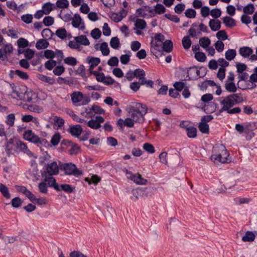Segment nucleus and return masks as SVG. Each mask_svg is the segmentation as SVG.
I'll use <instances>...</instances> for the list:
<instances>
[{"label": "nucleus", "mask_w": 257, "mask_h": 257, "mask_svg": "<svg viewBox=\"0 0 257 257\" xmlns=\"http://www.w3.org/2000/svg\"><path fill=\"white\" fill-rule=\"evenodd\" d=\"M243 101V97L240 93H233L225 97L221 101L222 106L219 112L226 111L229 114L238 113L241 109L238 107L231 108L234 105Z\"/></svg>", "instance_id": "1"}, {"label": "nucleus", "mask_w": 257, "mask_h": 257, "mask_svg": "<svg viewBox=\"0 0 257 257\" xmlns=\"http://www.w3.org/2000/svg\"><path fill=\"white\" fill-rule=\"evenodd\" d=\"M148 108L145 104L137 103L131 106L128 111L130 116L135 122L142 123L145 121V115L147 113Z\"/></svg>", "instance_id": "2"}, {"label": "nucleus", "mask_w": 257, "mask_h": 257, "mask_svg": "<svg viewBox=\"0 0 257 257\" xmlns=\"http://www.w3.org/2000/svg\"><path fill=\"white\" fill-rule=\"evenodd\" d=\"M11 96L13 98L30 102L35 96V94L30 89L28 90L27 87L22 86L14 89Z\"/></svg>", "instance_id": "3"}, {"label": "nucleus", "mask_w": 257, "mask_h": 257, "mask_svg": "<svg viewBox=\"0 0 257 257\" xmlns=\"http://www.w3.org/2000/svg\"><path fill=\"white\" fill-rule=\"evenodd\" d=\"M213 154L211 156V159L215 163H227L229 154L225 147L223 145H219L213 148Z\"/></svg>", "instance_id": "4"}, {"label": "nucleus", "mask_w": 257, "mask_h": 257, "mask_svg": "<svg viewBox=\"0 0 257 257\" xmlns=\"http://www.w3.org/2000/svg\"><path fill=\"white\" fill-rule=\"evenodd\" d=\"M23 137L26 140L34 144L40 148L46 146L49 144L46 139L39 137L30 130H28L24 132Z\"/></svg>", "instance_id": "5"}, {"label": "nucleus", "mask_w": 257, "mask_h": 257, "mask_svg": "<svg viewBox=\"0 0 257 257\" xmlns=\"http://www.w3.org/2000/svg\"><path fill=\"white\" fill-rule=\"evenodd\" d=\"M61 169H63L65 174L79 177L83 174L82 170L78 169L76 165L72 163L64 164Z\"/></svg>", "instance_id": "6"}, {"label": "nucleus", "mask_w": 257, "mask_h": 257, "mask_svg": "<svg viewBox=\"0 0 257 257\" xmlns=\"http://www.w3.org/2000/svg\"><path fill=\"white\" fill-rule=\"evenodd\" d=\"M45 173L48 174L49 176L56 175L59 173V166L55 161L48 163L45 166Z\"/></svg>", "instance_id": "7"}, {"label": "nucleus", "mask_w": 257, "mask_h": 257, "mask_svg": "<svg viewBox=\"0 0 257 257\" xmlns=\"http://www.w3.org/2000/svg\"><path fill=\"white\" fill-rule=\"evenodd\" d=\"M104 119L101 116H96L95 119H91L88 122L86 121V124L89 127L97 130L100 126V123L104 122Z\"/></svg>", "instance_id": "8"}, {"label": "nucleus", "mask_w": 257, "mask_h": 257, "mask_svg": "<svg viewBox=\"0 0 257 257\" xmlns=\"http://www.w3.org/2000/svg\"><path fill=\"white\" fill-rule=\"evenodd\" d=\"M86 62L90 65L89 70L90 73H92L93 69L100 63V60L96 57H88L86 58Z\"/></svg>", "instance_id": "9"}, {"label": "nucleus", "mask_w": 257, "mask_h": 257, "mask_svg": "<svg viewBox=\"0 0 257 257\" xmlns=\"http://www.w3.org/2000/svg\"><path fill=\"white\" fill-rule=\"evenodd\" d=\"M50 121L53 123L57 128H61L64 124L63 118L58 116H53L50 118Z\"/></svg>", "instance_id": "10"}, {"label": "nucleus", "mask_w": 257, "mask_h": 257, "mask_svg": "<svg viewBox=\"0 0 257 257\" xmlns=\"http://www.w3.org/2000/svg\"><path fill=\"white\" fill-rule=\"evenodd\" d=\"M44 181L48 187H53L55 190H59L58 184L52 176H45Z\"/></svg>", "instance_id": "11"}, {"label": "nucleus", "mask_w": 257, "mask_h": 257, "mask_svg": "<svg viewBox=\"0 0 257 257\" xmlns=\"http://www.w3.org/2000/svg\"><path fill=\"white\" fill-rule=\"evenodd\" d=\"M82 132V128L79 124L71 125L69 127V133L75 137L78 138L81 135Z\"/></svg>", "instance_id": "12"}, {"label": "nucleus", "mask_w": 257, "mask_h": 257, "mask_svg": "<svg viewBox=\"0 0 257 257\" xmlns=\"http://www.w3.org/2000/svg\"><path fill=\"white\" fill-rule=\"evenodd\" d=\"M134 73L135 77L139 79L140 84L141 85H144V83L146 82V81H145L146 73L144 70L142 69H137L134 71Z\"/></svg>", "instance_id": "13"}, {"label": "nucleus", "mask_w": 257, "mask_h": 257, "mask_svg": "<svg viewBox=\"0 0 257 257\" xmlns=\"http://www.w3.org/2000/svg\"><path fill=\"white\" fill-rule=\"evenodd\" d=\"M83 94L80 92H75L71 95L72 102L74 103H78V105L84 104L83 102L81 103L83 100Z\"/></svg>", "instance_id": "14"}, {"label": "nucleus", "mask_w": 257, "mask_h": 257, "mask_svg": "<svg viewBox=\"0 0 257 257\" xmlns=\"http://www.w3.org/2000/svg\"><path fill=\"white\" fill-rule=\"evenodd\" d=\"M59 190H56L57 191H63L66 193H71L74 191V188L71 185L67 184H63L58 185Z\"/></svg>", "instance_id": "15"}, {"label": "nucleus", "mask_w": 257, "mask_h": 257, "mask_svg": "<svg viewBox=\"0 0 257 257\" xmlns=\"http://www.w3.org/2000/svg\"><path fill=\"white\" fill-rule=\"evenodd\" d=\"M239 54L244 58L248 57L253 53V50L249 47L244 46L239 50Z\"/></svg>", "instance_id": "16"}, {"label": "nucleus", "mask_w": 257, "mask_h": 257, "mask_svg": "<svg viewBox=\"0 0 257 257\" xmlns=\"http://www.w3.org/2000/svg\"><path fill=\"white\" fill-rule=\"evenodd\" d=\"M45 15H49L51 12L55 9V6L54 4L50 2L45 3L42 7Z\"/></svg>", "instance_id": "17"}, {"label": "nucleus", "mask_w": 257, "mask_h": 257, "mask_svg": "<svg viewBox=\"0 0 257 257\" xmlns=\"http://www.w3.org/2000/svg\"><path fill=\"white\" fill-rule=\"evenodd\" d=\"M209 26L213 31H217L221 28V22L219 20H210Z\"/></svg>", "instance_id": "18"}, {"label": "nucleus", "mask_w": 257, "mask_h": 257, "mask_svg": "<svg viewBox=\"0 0 257 257\" xmlns=\"http://www.w3.org/2000/svg\"><path fill=\"white\" fill-rule=\"evenodd\" d=\"M16 146L20 150L26 153L27 155L31 154V152L28 149L26 144L21 141H17L16 142Z\"/></svg>", "instance_id": "19"}, {"label": "nucleus", "mask_w": 257, "mask_h": 257, "mask_svg": "<svg viewBox=\"0 0 257 257\" xmlns=\"http://www.w3.org/2000/svg\"><path fill=\"white\" fill-rule=\"evenodd\" d=\"M74 40L78 42L79 45L81 44L84 46H88L90 44L88 39L85 35H80L75 37Z\"/></svg>", "instance_id": "20"}, {"label": "nucleus", "mask_w": 257, "mask_h": 257, "mask_svg": "<svg viewBox=\"0 0 257 257\" xmlns=\"http://www.w3.org/2000/svg\"><path fill=\"white\" fill-rule=\"evenodd\" d=\"M72 25L73 27L78 28H79L82 23V19L80 15L77 14H75L72 19Z\"/></svg>", "instance_id": "21"}, {"label": "nucleus", "mask_w": 257, "mask_h": 257, "mask_svg": "<svg viewBox=\"0 0 257 257\" xmlns=\"http://www.w3.org/2000/svg\"><path fill=\"white\" fill-rule=\"evenodd\" d=\"M28 173L34 179L36 180L39 179V175L38 173V169L36 165L32 166L31 168L29 170Z\"/></svg>", "instance_id": "22"}, {"label": "nucleus", "mask_w": 257, "mask_h": 257, "mask_svg": "<svg viewBox=\"0 0 257 257\" xmlns=\"http://www.w3.org/2000/svg\"><path fill=\"white\" fill-rule=\"evenodd\" d=\"M223 23L228 27H233L236 25L235 21L232 18L226 16L223 18Z\"/></svg>", "instance_id": "23"}, {"label": "nucleus", "mask_w": 257, "mask_h": 257, "mask_svg": "<svg viewBox=\"0 0 257 257\" xmlns=\"http://www.w3.org/2000/svg\"><path fill=\"white\" fill-rule=\"evenodd\" d=\"M69 3L68 0H57L55 6V9H66L69 7Z\"/></svg>", "instance_id": "24"}, {"label": "nucleus", "mask_w": 257, "mask_h": 257, "mask_svg": "<svg viewBox=\"0 0 257 257\" xmlns=\"http://www.w3.org/2000/svg\"><path fill=\"white\" fill-rule=\"evenodd\" d=\"M196 27H197V25L196 23H194L192 25L191 28L188 31L189 37H195L197 35H201V32L195 29Z\"/></svg>", "instance_id": "25"}, {"label": "nucleus", "mask_w": 257, "mask_h": 257, "mask_svg": "<svg viewBox=\"0 0 257 257\" xmlns=\"http://www.w3.org/2000/svg\"><path fill=\"white\" fill-rule=\"evenodd\" d=\"M200 71L196 67L190 68L187 71V75L190 78H195L199 75Z\"/></svg>", "instance_id": "26"}, {"label": "nucleus", "mask_w": 257, "mask_h": 257, "mask_svg": "<svg viewBox=\"0 0 257 257\" xmlns=\"http://www.w3.org/2000/svg\"><path fill=\"white\" fill-rule=\"evenodd\" d=\"M225 88L229 92L234 93L237 90V87L233 82H225Z\"/></svg>", "instance_id": "27"}, {"label": "nucleus", "mask_w": 257, "mask_h": 257, "mask_svg": "<svg viewBox=\"0 0 257 257\" xmlns=\"http://www.w3.org/2000/svg\"><path fill=\"white\" fill-rule=\"evenodd\" d=\"M3 34H7L8 36L11 37L12 38H18V33L17 31L14 29H9L7 30L6 29H3L2 31Z\"/></svg>", "instance_id": "28"}, {"label": "nucleus", "mask_w": 257, "mask_h": 257, "mask_svg": "<svg viewBox=\"0 0 257 257\" xmlns=\"http://www.w3.org/2000/svg\"><path fill=\"white\" fill-rule=\"evenodd\" d=\"M236 55V52L234 49H228L225 53V58L228 61H231L234 59Z\"/></svg>", "instance_id": "29"}, {"label": "nucleus", "mask_w": 257, "mask_h": 257, "mask_svg": "<svg viewBox=\"0 0 257 257\" xmlns=\"http://www.w3.org/2000/svg\"><path fill=\"white\" fill-rule=\"evenodd\" d=\"M255 235L251 231H247L246 232L245 235L242 237V240L243 241H252L255 239Z\"/></svg>", "instance_id": "30"}, {"label": "nucleus", "mask_w": 257, "mask_h": 257, "mask_svg": "<svg viewBox=\"0 0 257 257\" xmlns=\"http://www.w3.org/2000/svg\"><path fill=\"white\" fill-rule=\"evenodd\" d=\"M133 181L136 184L139 185H146L147 182V180L142 178L141 175L139 174H135Z\"/></svg>", "instance_id": "31"}, {"label": "nucleus", "mask_w": 257, "mask_h": 257, "mask_svg": "<svg viewBox=\"0 0 257 257\" xmlns=\"http://www.w3.org/2000/svg\"><path fill=\"white\" fill-rule=\"evenodd\" d=\"M0 192L7 199H10L11 198V194L8 187L2 183H0Z\"/></svg>", "instance_id": "32"}, {"label": "nucleus", "mask_w": 257, "mask_h": 257, "mask_svg": "<svg viewBox=\"0 0 257 257\" xmlns=\"http://www.w3.org/2000/svg\"><path fill=\"white\" fill-rule=\"evenodd\" d=\"M199 45L203 48L207 49L210 45L211 41L208 37H202L200 39Z\"/></svg>", "instance_id": "33"}, {"label": "nucleus", "mask_w": 257, "mask_h": 257, "mask_svg": "<svg viewBox=\"0 0 257 257\" xmlns=\"http://www.w3.org/2000/svg\"><path fill=\"white\" fill-rule=\"evenodd\" d=\"M38 78L39 80L43 82H47L50 84H53L55 82V80L54 79V78L49 76H45L43 74H39L38 76Z\"/></svg>", "instance_id": "34"}, {"label": "nucleus", "mask_w": 257, "mask_h": 257, "mask_svg": "<svg viewBox=\"0 0 257 257\" xmlns=\"http://www.w3.org/2000/svg\"><path fill=\"white\" fill-rule=\"evenodd\" d=\"M163 49L166 52H170L173 49V43L171 40H166L163 43Z\"/></svg>", "instance_id": "35"}, {"label": "nucleus", "mask_w": 257, "mask_h": 257, "mask_svg": "<svg viewBox=\"0 0 257 257\" xmlns=\"http://www.w3.org/2000/svg\"><path fill=\"white\" fill-rule=\"evenodd\" d=\"M48 46L49 43L44 39L39 40L36 44V47L38 50L47 48Z\"/></svg>", "instance_id": "36"}, {"label": "nucleus", "mask_w": 257, "mask_h": 257, "mask_svg": "<svg viewBox=\"0 0 257 257\" xmlns=\"http://www.w3.org/2000/svg\"><path fill=\"white\" fill-rule=\"evenodd\" d=\"M182 43L183 48L185 50L189 49L192 44V42L191 39H190V37L188 36L184 37L182 41Z\"/></svg>", "instance_id": "37"}, {"label": "nucleus", "mask_w": 257, "mask_h": 257, "mask_svg": "<svg viewBox=\"0 0 257 257\" xmlns=\"http://www.w3.org/2000/svg\"><path fill=\"white\" fill-rule=\"evenodd\" d=\"M254 10L255 8L252 4H248L243 9V11L245 15H251L253 13Z\"/></svg>", "instance_id": "38"}, {"label": "nucleus", "mask_w": 257, "mask_h": 257, "mask_svg": "<svg viewBox=\"0 0 257 257\" xmlns=\"http://www.w3.org/2000/svg\"><path fill=\"white\" fill-rule=\"evenodd\" d=\"M148 11L150 13H152L153 10L152 9H150L149 7H145L144 8L138 9L137 10V13L140 17H145L147 16V13L146 11Z\"/></svg>", "instance_id": "39"}, {"label": "nucleus", "mask_w": 257, "mask_h": 257, "mask_svg": "<svg viewBox=\"0 0 257 257\" xmlns=\"http://www.w3.org/2000/svg\"><path fill=\"white\" fill-rule=\"evenodd\" d=\"M100 50L104 56H107L109 54V49L106 42H103L100 46Z\"/></svg>", "instance_id": "40"}, {"label": "nucleus", "mask_w": 257, "mask_h": 257, "mask_svg": "<svg viewBox=\"0 0 257 257\" xmlns=\"http://www.w3.org/2000/svg\"><path fill=\"white\" fill-rule=\"evenodd\" d=\"M61 139L60 134L59 133H56L52 137L50 142L52 145L56 146L58 145Z\"/></svg>", "instance_id": "41"}, {"label": "nucleus", "mask_w": 257, "mask_h": 257, "mask_svg": "<svg viewBox=\"0 0 257 257\" xmlns=\"http://www.w3.org/2000/svg\"><path fill=\"white\" fill-rule=\"evenodd\" d=\"M15 120V114L14 113H11L7 116L6 123L7 125L9 126V127H12L14 125Z\"/></svg>", "instance_id": "42"}, {"label": "nucleus", "mask_w": 257, "mask_h": 257, "mask_svg": "<svg viewBox=\"0 0 257 257\" xmlns=\"http://www.w3.org/2000/svg\"><path fill=\"white\" fill-rule=\"evenodd\" d=\"M64 63L72 66H74L77 64L76 59L73 57H68L64 59Z\"/></svg>", "instance_id": "43"}, {"label": "nucleus", "mask_w": 257, "mask_h": 257, "mask_svg": "<svg viewBox=\"0 0 257 257\" xmlns=\"http://www.w3.org/2000/svg\"><path fill=\"white\" fill-rule=\"evenodd\" d=\"M135 26L138 29L143 30L146 27L147 24L144 20L138 19L136 21Z\"/></svg>", "instance_id": "44"}, {"label": "nucleus", "mask_w": 257, "mask_h": 257, "mask_svg": "<svg viewBox=\"0 0 257 257\" xmlns=\"http://www.w3.org/2000/svg\"><path fill=\"white\" fill-rule=\"evenodd\" d=\"M3 52L5 56L8 57V55L12 53L13 51V47L11 44H6L3 46Z\"/></svg>", "instance_id": "45"}, {"label": "nucleus", "mask_w": 257, "mask_h": 257, "mask_svg": "<svg viewBox=\"0 0 257 257\" xmlns=\"http://www.w3.org/2000/svg\"><path fill=\"white\" fill-rule=\"evenodd\" d=\"M199 131L203 134H209V127L207 123L200 122L198 125Z\"/></svg>", "instance_id": "46"}, {"label": "nucleus", "mask_w": 257, "mask_h": 257, "mask_svg": "<svg viewBox=\"0 0 257 257\" xmlns=\"http://www.w3.org/2000/svg\"><path fill=\"white\" fill-rule=\"evenodd\" d=\"M110 45L113 49H118L120 46L119 39L116 37L112 38L110 41Z\"/></svg>", "instance_id": "47"}, {"label": "nucleus", "mask_w": 257, "mask_h": 257, "mask_svg": "<svg viewBox=\"0 0 257 257\" xmlns=\"http://www.w3.org/2000/svg\"><path fill=\"white\" fill-rule=\"evenodd\" d=\"M13 72L22 79L27 80L29 78V76L28 74L21 70H16L14 72L13 71H11V73Z\"/></svg>", "instance_id": "48"}, {"label": "nucleus", "mask_w": 257, "mask_h": 257, "mask_svg": "<svg viewBox=\"0 0 257 257\" xmlns=\"http://www.w3.org/2000/svg\"><path fill=\"white\" fill-rule=\"evenodd\" d=\"M48 186L44 181L40 182L38 184V188L40 192L43 194H47L48 193Z\"/></svg>", "instance_id": "49"}, {"label": "nucleus", "mask_w": 257, "mask_h": 257, "mask_svg": "<svg viewBox=\"0 0 257 257\" xmlns=\"http://www.w3.org/2000/svg\"><path fill=\"white\" fill-rule=\"evenodd\" d=\"M72 12H70V13H67V14H62V11L61 12V13L59 15L60 18L63 20L65 22H68L72 20Z\"/></svg>", "instance_id": "50"}, {"label": "nucleus", "mask_w": 257, "mask_h": 257, "mask_svg": "<svg viewBox=\"0 0 257 257\" xmlns=\"http://www.w3.org/2000/svg\"><path fill=\"white\" fill-rule=\"evenodd\" d=\"M187 134L189 138H194L196 137L197 129L194 127H190L187 128Z\"/></svg>", "instance_id": "51"}, {"label": "nucleus", "mask_w": 257, "mask_h": 257, "mask_svg": "<svg viewBox=\"0 0 257 257\" xmlns=\"http://www.w3.org/2000/svg\"><path fill=\"white\" fill-rule=\"evenodd\" d=\"M154 11L156 14L161 15L165 12L166 9L162 4H158L155 6Z\"/></svg>", "instance_id": "52"}, {"label": "nucleus", "mask_w": 257, "mask_h": 257, "mask_svg": "<svg viewBox=\"0 0 257 257\" xmlns=\"http://www.w3.org/2000/svg\"><path fill=\"white\" fill-rule=\"evenodd\" d=\"M85 181L89 184L93 183L96 185L100 181V178L97 175H93L91 178H86Z\"/></svg>", "instance_id": "53"}, {"label": "nucleus", "mask_w": 257, "mask_h": 257, "mask_svg": "<svg viewBox=\"0 0 257 257\" xmlns=\"http://www.w3.org/2000/svg\"><path fill=\"white\" fill-rule=\"evenodd\" d=\"M131 53L130 51L128 52V54L122 55L120 57V60L122 64H127L130 61Z\"/></svg>", "instance_id": "54"}, {"label": "nucleus", "mask_w": 257, "mask_h": 257, "mask_svg": "<svg viewBox=\"0 0 257 257\" xmlns=\"http://www.w3.org/2000/svg\"><path fill=\"white\" fill-rule=\"evenodd\" d=\"M195 57L196 59L199 62H203L205 61L206 57L203 52H198L195 54Z\"/></svg>", "instance_id": "55"}, {"label": "nucleus", "mask_w": 257, "mask_h": 257, "mask_svg": "<svg viewBox=\"0 0 257 257\" xmlns=\"http://www.w3.org/2000/svg\"><path fill=\"white\" fill-rule=\"evenodd\" d=\"M57 64V62L56 61L53 60H50L46 61L45 63V68L49 70H51L54 68Z\"/></svg>", "instance_id": "56"}, {"label": "nucleus", "mask_w": 257, "mask_h": 257, "mask_svg": "<svg viewBox=\"0 0 257 257\" xmlns=\"http://www.w3.org/2000/svg\"><path fill=\"white\" fill-rule=\"evenodd\" d=\"M216 37L218 39L221 40L222 41H224L228 38V36L224 30H221L218 31L216 34Z\"/></svg>", "instance_id": "57"}, {"label": "nucleus", "mask_w": 257, "mask_h": 257, "mask_svg": "<svg viewBox=\"0 0 257 257\" xmlns=\"http://www.w3.org/2000/svg\"><path fill=\"white\" fill-rule=\"evenodd\" d=\"M33 17L32 15L25 14L21 16V20L26 24H30L32 22Z\"/></svg>", "instance_id": "58"}, {"label": "nucleus", "mask_w": 257, "mask_h": 257, "mask_svg": "<svg viewBox=\"0 0 257 257\" xmlns=\"http://www.w3.org/2000/svg\"><path fill=\"white\" fill-rule=\"evenodd\" d=\"M17 43L19 48H26L29 45L28 41L23 38L19 39Z\"/></svg>", "instance_id": "59"}, {"label": "nucleus", "mask_w": 257, "mask_h": 257, "mask_svg": "<svg viewBox=\"0 0 257 257\" xmlns=\"http://www.w3.org/2000/svg\"><path fill=\"white\" fill-rule=\"evenodd\" d=\"M66 31L64 28H59L56 32V35L62 39L66 37Z\"/></svg>", "instance_id": "60"}, {"label": "nucleus", "mask_w": 257, "mask_h": 257, "mask_svg": "<svg viewBox=\"0 0 257 257\" xmlns=\"http://www.w3.org/2000/svg\"><path fill=\"white\" fill-rule=\"evenodd\" d=\"M143 149L147 152L153 154L155 153V150L154 146L149 143H145L143 145Z\"/></svg>", "instance_id": "61"}, {"label": "nucleus", "mask_w": 257, "mask_h": 257, "mask_svg": "<svg viewBox=\"0 0 257 257\" xmlns=\"http://www.w3.org/2000/svg\"><path fill=\"white\" fill-rule=\"evenodd\" d=\"M236 72L238 73H242L244 71L247 69V66L245 64L241 63H237L236 64Z\"/></svg>", "instance_id": "62"}, {"label": "nucleus", "mask_w": 257, "mask_h": 257, "mask_svg": "<svg viewBox=\"0 0 257 257\" xmlns=\"http://www.w3.org/2000/svg\"><path fill=\"white\" fill-rule=\"evenodd\" d=\"M43 22L45 26H50L53 24L54 19L51 16H47L44 18Z\"/></svg>", "instance_id": "63"}, {"label": "nucleus", "mask_w": 257, "mask_h": 257, "mask_svg": "<svg viewBox=\"0 0 257 257\" xmlns=\"http://www.w3.org/2000/svg\"><path fill=\"white\" fill-rule=\"evenodd\" d=\"M11 203L13 207L18 208L21 206L22 203V201L19 197H17L13 198Z\"/></svg>", "instance_id": "64"}]
</instances>
